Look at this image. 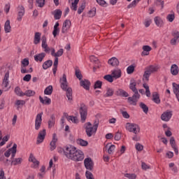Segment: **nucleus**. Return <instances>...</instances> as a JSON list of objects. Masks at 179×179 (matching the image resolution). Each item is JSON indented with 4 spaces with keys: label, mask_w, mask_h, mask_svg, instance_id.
I'll list each match as a JSON object with an SVG mask.
<instances>
[{
    "label": "nucleus",
    "mask_w": 179,
    "mask_h": 179,
    "mask_svg": "<svg viewBox=\"0 0 179 179\" xmlns=\"http://www.w3.org/2000/svg\"><path fill=\"white\" fill-rule=\"evenodd\" d=\"M129 90H131L134 94L132 96H129L127 99V101L131 106H136L138 99H141V94H139V92H138V89H136V81H135V80H131L129 84Z\"/></svg>",
    "instance_id": "obj_1"
},
{
    "label": "nucleus",
    "mask_w": 179,
    "mask_h": 179,
    "mask_svg": "<svg viewBox=\"0 0 179 179\" xmlns=\"http://www.w3.org/2000/svg\"><path fill=\"white\" fill-rule=\"evenodd\" d=\"M59 83L62 90L66 92V96L68 100L72 101V88L68 87V80H66V74H63V76L60 78Z\"/></svg>",
    "instance_id": "obj_2"
},
{
    "label": "nucleus",
    "mask_w": 179,
    "mask_h": 179,
    "mask_svg": "<svg viewBox=\"0 0 179 179\" xmlns=\"http://www.w3.org/2000/svg\"><path fill=\"white\" fill-rule=\"evenodd\" d=\"M85 132L87 134V136L90 138L93 135V134H96L97 131V128H99V122H95L94 123V125H92V123L90 122H88L84 124Z\"/></svg>",
    "instance_id": "obj_3"
},
{
    "label": "nucleus",
    "mask_w": 179,
    "mask_h": 179,
    "mask_svg": "<svg viewBox=\"0 0 179 179\" xmlns=\"http://www.w3.org/2000/svg\"><path fill=\"white\" fill-rule=\"evenodd\" d=\"M159 68L154 65H150L145 68L144 74L143 76V80L144 82H149V78L154 72H157Z\"/></svg>",
    "instance_id": "obj_4"
},
{
    "label": "nucleus",
    "mask_w": 179,
    "mask_h": 179,
    "mask_svg": "<svg viewBox=\"0 0 179 179\" xmlns=\"http://www.w3.org/2000/svg\"><path fill=\"white\" fill-rule=\"evenodd\" d=\"M77 150H78V148H76V147L69 145L64 147L63 152H64V156H66L67 159L72 160Z\"/></svg>",
    "instance_id": "obj_5"
},
{
    "label": "nucleus",
    "mask_w": 179,
    "mask_h": 179,
    "mask_svg": "<svg viewBox=\"0 0 179 179\" xmlns=\"http://www.w3.org/2000/svg\"><path fill=\"white\" fill-rule=\"evenodd\" d=\"M125 127L127 131L133 132V134H135L136 135H138V134L141 132V127L137 124L127 122Z\"/></svg>",
    "instance_id": "obj_6"
},
{
    "label": "nucleus",
    "mask_w": 179,
    "mask_h": 179,
    "mask_svg": "<svg viewBox=\"0 0 179 179\" xmlns=\"http://www.w3.org/2000/svg\"><path fill=\"white\" fill-rule=\"evenodd\" d=\"M80 114L81 122H85L86 118H87V106L85 103H81L80 107Z\"/></svg>",
    "instance_id": "obj_7"
},
{
    "label": "nucleus",
    "mask_w": 179,
    "mask_h": 179,
    "mask_svg": "<svg viewBox=\"0 0 179 179\" xmlns=\"http://www.w3.org/2000/svg\"><path fill=\"white\" fill-rule=\"evenodd\" d=\"M43 122V112L38 113L35 119V129L38 131L41 128V124Z\"/></svg>",
    "instance_id": "obj_8"
},
{
    "label": "nucleus",
    "mask_w": 179,
    "mask_h": 179,
    "mask_svg": "<svg viewBox=\"0 0 179 179\" xmlns=\"http://www.w3.org/2000/svg\"><path fill=\"white\" fill-rule=\"evenodd\" d=\"M83 159H85V155L83 154V152L77 150L71 160H73V162H82Z\"/></svg>",
    "instance_id": "obj_9"
},
{
    "label": "nucleus",
    "mask_w": 179,
    "mask_h": 179,
    "mask_svg": "<svg viewBox=\"0 0 179 179\" xmlns=\"http://www.w3.org/2000/svg\"><path fill=\"white\" fill-rule=\"evenodd\" d=\"M173 117V111L167 110L161 115V120L165 122H169Z\"/></svg>",
    "instance_id": "obj_10"
},
{
    "label": "nucleus",
    "mask_w": 179,
    "mask_h": 179,
    "mask_svg": "<svg viewBox=\"0 0 179 179\" xmlns=\"http://www.w3.org/2000/svg\"><path fill=\"white\" fill-rule=\"evenodd\" d=\"M84 166L85 169H87V170H90V171H92L94 167V163H93V160H92V158H85L84 160Z\"/></svg>",
    "instance_id": "obj_11"
},
{
    "label": "nucleus",
    "mask_w": 179,
    "mask_h": 179,
    "mask_svg": "<svg viewBox=\"0 0 179 179\" xmlns=\"http://www.w3.org/2000/svg\"><path fill=\"white\" fill-rule=\"evenodd\" d=\"M46 134L47 132L45 129H43L42 131H39L37 137V141H36L37 145H40V143H43V142H44V139H45Z\"/></svg>",
    "instance_id": "obj_12"
},
{
    "label": "nucleus",
    "mask_w": 179,
    "mask_h": 179,
    "mask_svg": "<svg viewBox=\"0 0 179 179\" xmlns=\"http://www.w3.org/2000/svg\"><path fill=\"white\" fill-rule=\"evenodd\" d=\"M42 41V48H43L44 52H46V54H50V52L51 51V48L48 47V45L47 44V37H45V35H43L41 38Z\"/></svg>",
    "instance_id": "obj_13"
},
{
    "label": "nucleus",
    "mask_w": 179,
    "mask_h": 179,
    "mask_svg": "<svg viewBox=\"0 0 179 179\" xmlns=\"http://www.w3.org/2000/svg\"><path fill=\"white\" fill-rule=\"evenodd\" d=\"M71 29V20H66L64 23L62 28V33L63 34H65V33H68V30Z\"/></svg>",
    "instance_id": "obj_14"
},
{
    "label": "nucleus",
    "mask_w": 179,
    "mask_h": 179,
    "mask_svg": "<svg viewBox=\"0 0 179 179\" xmlns=\"http://www.w3.org/2000/svg\"><path fill=\"white\" fill-rule=\"evenodd\" d=\"M80 85L81 87H83L85 90H90V81L89 80L85 79V80H80Z\"/></svg>",
    "instance_id": "obj_15"
},
{
    "label": "nucleus",
    "mask_w": 179,
    "mask_h": 179,
    "mask_svg": "<svg viewBox=\"0 0 179 179\" xmlns=\"http://www.w3.org/2000/svg\"><path fill=\"white\" fill-rule=\"evenodd\" d=\"M17 20L18 22H22V19L23 17V16H24V7L23 6H20L17 8Z\"/></svg>",
    "instance_id": "obj_16"
},
{
    "label": "nucleus",
    "mask_w": 179,
    "mask_h": 179,
    "mask_svg": "<svg viewBox=\"0 0 179 179\" xmlns=\"http://www.w3.org/2000/svg\"><path fill=\"white\" fill-rule=\"evenodd\" d=\"M58 141V138H57V134H53L52 140L50 143V150H55L57 145L56 143Z\"/></svg>",
    "instance_id": "obj_17"
},
{
    "label": "nucleus",
    "mask_w": 179,
    "mask_h": 179,
    "mask_svg": "<svg viewBox=\"0 0 179 179\" xmlns=\"http://www.w3.org/2000/svg\"><path fill=\"white\" fill-rule=\"evenodd\" d=\"M52 15H53L55 20H59L62 16V10L61 9H56L52 12Z\"/></svg>",
    "instance_id": "obj_18"
},
{
    "label": "nucleus",
    "mask_w": 179,
    "mask_h": 179,
    "mask_svg": "<svg viewBox=\"0 0 179 179\" xmlns=\"http://www.w3.org/2000/svg\"><path fill=\"white\" fill-rule=\"evenodd\" d=\"M34 58L36 62H43V60L44 59V58H45V53L44 52L39 53L36 55H34Z\"/></svg>",
    "instance_id": "obj_19"
},
{
    "label": "nucleus",
    "mask_w": 179,
    "mask_h": 179,
    "mask_svg": "<svg viewBox=\"0 0 179 179\" xmlns=\"http://www.w3.org/2000/svg\"><path fill=\"white\" fill-rule=\"evenodd\" d=\"M116 95L120 97H129V94L122 89H119L116 91Z\"/></svg>",
    "instance_id": "obj_20"
},
{
    "label": "nucleus",
    "mask_w": 179,
    "mask_h": 179,
    "mask_svg": "<svg viewBox=\"0 0 179 179\" xmlns=\"http://www.w3.org/2000/svg\"><path fill=\"white\" fill-rule=\"evenodd\" d=\"M108 64L112 66H118V65H120V61H118L117 57H112L108 60Z\"/></svg>",
    "instance_id": "obj_21"
},
{
    "label": "nucleus",
    "mask_w": 179,
    "mask_h": 179,
    "mask_svg": "<svg viewBox=\"0 0 179 179\" xmlns=\"http://www.w3.org/2000/svg\"><path fill=\"white\" fill-rule=\"evenodd\" d=\"M9 85V71H7L5 73L3 80V86L4 87H8V86Z\"/></svg>",
    "instance_id": "obj_22"
},
{
    "label": "nucleus",
    "mask_w": 179,
    "mask_h": 179,
    "mask_svg": "<svg viewBox=\"0 0 179 179\" xmlns=\"http://www.w3.org/2000/svg\"><path fill=\"white\" fill-rule=\"evenodd\" d=\"M154 22L156 26H157V27H163V24H164L163 20L159 16L155 17L154 18Z\"/></svg>",
    "instance_id": "obj_23"
},
{
    "label": "nucleus",
    "mask_w": 179,
    "mask_h": 179,
    "mask_svg": "<svg viewBox=\"0 0 179 179\" xmlns=\"http://www.w3.org/2000/svg\"><path fill=\"white\" fill-rule=\"evenodd\" d=\"M29 160L34 163V167L36 169V167H38V165L40 164V162H38L36 157H34V155L33 154H30Z\"/></svg>",
    "instance_id": "obj_24"
},
{
    "label": "nucleus",
    "mask_w": 179,
    "mask_h": 179,
    "mask_svg": "<svg viewBox=\"0 0 179 179\" xmlns=\"http://www.w3.org/2000/svg\"><path fill=\"white\" fill-rule=\"evenodd\" d=\"M39 100L42 104H46L48 106H49V104H51V99H50L47 96H45L43 99V97H41V96H40Z\"/></svg>",
    "instance_id": "obj_25"
},
{
    "label": "nucleus",
    "mask_w": 179,
    "mask_h": 179,
    "mask_svg": "<svg viewBox=\"0 0 179 179\" xmlns=\"http://www.w3.org/2000/svg\"><path fill=\"white\" fill-rule=\"evenodd\" d=\"M152 101L156 104H160V96H159V93L157 92L152 93Z\"/></svg>",
    "instance_id": "obj_26"
},
{
    "label": "nucleus",
    "mask_w": 179,
    "mask_h": 179,
    "mask_svg": "<svg viewBox=\"0 0 179 179\" xmlns=\"http://www.w3.org/2000/svg\"><path fill=\"white\" fill-rule=\"evenodd\" d=\"M179 69L177 64H172L171 67V73H172L174 76L178 75Z\"/></svg>",
    "instance_id": "obj_27"
},
{
    "label": "nucleus",
    "mask_w": 179,
    "mask_h": 179,
    "mask_svg": "<svg viewBox=\"0 0 179 179\" xmlns=\"http://www.w3.org/2000/svg\"><path fill=\"white\" fill-rule=\"evenodd\" d=\"M41 40V33L36 32L34 38V43L35 45L39 44Z\"/></svg>",
    "instance_id": "obj_28"
},
{
    "label": "nucleus",
    "mask_w": 179,
    "mask_h": 179,
    "mask_svg": "<svg viewBox=\"0 0 179 179\" xmlns=\"http://www.w3.org/2000/svg\"><path fill=\"white\" fill-rule=\"evenodd\" d=\"M12 27H10V21L9 20H6L4 24V31L5 33H10L12 31Z\"/></svg>",
    "instance_id": "obj_29"
},
{
    "label": "nucleus",
    "mask_w": 179,
    "mask_h": 179,
    "mask_svg": "<svg viewBox=\"0 0 179 179\" xmlns=\"http://www.w3.org/2000/svg\"><path fill=\"white\" fill-rule=\"evenodd\" d=\"M112 76H113V78H114L115 79H120V78H121V70L120 69L113 70L112 71Z\"/></svg>",
    "instance_id": "obj_30"
},
{
    "label": "nucleus",
    "mask_w": 179,
    "mask_h": 179,
    "mask_svg": "<svg viewBox=\"0 0 179 179\" xmlns=\"http://www.w3.org/2000/svg\"><path fill=\"white\" fill-rule=\"evenodd\" d=\"M22 162H23L22 157L13 159L11 160V166H19V164H22Z\"/></svg>",
    "instance_id": "obj_31"
},
{
    "label": "nucleus",
    "mask_w": 179,
    "mask_h": 179,
    "mask_svg": "<svg viewBox=\"0 0 179 179\" xmlns=\"http://www.w3.org/2000/svg\"><path fill=\"white\" fill-rule=\"evenodd\" d=\"M17 152V145L16 143H14L12 147L11 150V160H13V159H15V157L16 156V152Z\"/></svg>",
    "instance_id": "obj_32"
},
{
    "label": "nucleus",
    "mask_w": 179,
    "mask_h": 179,
    "mask_svg": "<svg viewBox=\"0 0 179 179\" xmlns=\"http://www.w3.org/2000/svg\"><path fill=\"white\" fill-rule=\"evenodd\" d=\"M143 52L142 55H148L150 51H152V47L149 45H143Z\"/></svg>",
    "instance_id": "obj_33"
},
{
    "label": "nucleus",
    "mask_w": 179,
    "mask_h": 179,
    "mask_svg": "<svg viewBox=\"0 0 179 179\" xmlns=\"http://www.w3.org/2000/svg\"><path fill=\"white\" fill-rule=\"evenodd\" d=\"M43 69H48V68H51V66H52V60H48L45 61L43 64Z\"/></svg>",
    "instance_id": "obj_34"
},
{
    "label": "nucleus",
    "mask_w": 179,
    "mask_h": 179,
    "mask_svg": "<svg viewBox=\"0 0 179 179\" xmlns=\"http://www.w3.org/2000/svg\"><path fill=\"white\" fill-rule=\"evenodd\" d=\"M114 94V90L107 87L106 88V93L103 95V97H111Z\"/></svg>",
    "instance_id": "obj_35"
},
{
    "label": "nucleus",
    "mask_w": 179,
    "mask_h": 179,
    "mask_svg": "<svg viewBox=\"0 0 179 179\" xmlns=\"http://www.w3.org/2000/svg\"><path fill=\"white\" fill-rule=\"evenodd\" d=\"M55 124V116L54 115H52L50 117V120L48 121V127L52 128Z\"/></svg>",
    "instance_id": "obj_36"
},
{
    "label": "nucleus",
    "mask_w": 179,
    "mask_h": 179,
    "mask_svg": "<svg viewBox=\"0 0 179 179\" xmlns=\"http://www.w3.org/2000/svg\"><path fill=\"white\" fill-rule=\"evenodd\" d=\"M44 94H46L48 96H51L52 94V85H49L44 90Z\"/></svg>",
    "instance_id": "obj_37"
},
{
    "label": "nucleus",
    "mask_w": 179,
    "mask_h": 179,
    "mask_svg": "<svg viewBox=\"0 0 179 179\" xmlns=\"http://www.w3.org/2000/svg\"><path fill=\"white\" fill-rule=\"evenodd\" d=\"M78 145H80V146H87L89 145V143L87 141H85L82 138H78L77 140Z\"/></svg>",
    "instance_id": "obj_38"
},
{
    "label": "nucleus",
    "mask_w": 179,
    "mask_h": 179,
    "mask_svg": "<svg viewBox=\"0 0 179 179\" xmlns=\"http://www.w3.org/2000/svg\"><path fill=\"white\" fill-rule=\"evenodd\" d=\"M140 107L142 108L143 113L148 114V113L149 112V107H148L146 104H145L143 102H141Z\"/></svg>",
    "instance_id": "obj_39"
},
{
    "label": "nucleus",
    "mask_w": 179,
    "mask_h": 179,
    "mask_svg": "<svg viewBox=\"0 0 179 179\" xmlns=\"http://www.w3.org/2000/svg\"><path fill=\"white\" fill-rule=\"evenodd\" d=\"M15 93L17 96H20V97H23V96H24V92H22V90H20V87H16L15 88Z\"/></svg>",
    "instance_id": "obj_40"
},
{
    "label": "nucleus",
    "mask_w": 179,
    "mask_h": 179,
    "mask_svg": "<svg viewBox=\"0 0 179 179\" xmlns=\"http://www.w3.org/2000/svg\"><path fill=\"white\" fill-rule=\"evenodd\" d=\"M53 66L52 71L53 74L55 75L57 73V69L58 68V57L55 58Z\"/></svg>",
    "instance_id": "obj_41"
},
{
    "label": "nucleus",
    "mask_w": 179,
    "mask_h": 179,
    "mask_svg": "<svg viewBox=\"0 0 179 179\" xmlns=\"http://www.w3.org/2000/svg\"><path fill=\"white\" fill-rule=\"evenodd\" d=\"M103 79H105V80H107V82H109L110 83H113V82H114V77H113L112 74L104 76Z\"/></svg>",
    "instance_id": "obj_42"
},
{
    "label": "nucleus",
    "mask_w": 179,
    "mask_h": 179,
    "mask_svg": "<svg viewBox=\"0 0 179 179\" xmlns=\"http://www.w3.org/2000/svg\"><path fill=\"white\" fill-rule=\"evenodd\" d=\"M134 71H135V66L132 64L129 66L127 69V73H128V75H131L134 73Z\"/></svg>",
    "instance_id": "obj_43"
},
{
    "label": "nucleus",
    "mask_w": 179,
    "mask_h": 179,
    "mask_svg": "<svg viewBox=\"0 0 179 179\" xmlns=\"http://www.w3.org/2000/svg\"><path fill=\"white\" fill-rule=\"evenodd\" d=\"M34 94H36V92L31 90H28L24 93V96H27V97H31Z\"/></svg>",
    "instance_id": "obj_44"
},
{
    "label": "nucleus",
    "mask_w": 179,
    "mask_h": 179,
    "mask_svg": "<svg viewBox=\"0 0 179 179\" xmlns=\"http://www.w3.org/2000/svg\"><path fill=\"white\" fill-rule=\"evenodd\" d=\"M78 3H79V0H74V2L71 3V9H72V10H78Z\"/></svg>",
    "instance_id": "obj_45"
},
{
    "label": "nucleus",
    "mask_w": 179,
    "mask_h": 179,
    "mask_svg": "<svg viewBox=\"0 0 179 179\" xmlns=\"http://www.w3.org/2000/svg\"><path fill=\"white\" fill-rule=\"evenodd\" d=\"M86 8V2H83L80 5V6L78 8V15H80L83 10H85V8Z\"/></svg>",
    "instance_id": "obj_46"
},
{
    "label": "nucleus",
    "mask_w": 179,
    "mask_h": 179,
    "mask_svg": "<svg viewBox=\"0 0 179 179\" xmlns=\"http://www.w3.org/2000/svg\"><path fill=\"white\" fill-rule=\"evenodd\" d=\"M66 118L68 121H71L73 122V124H78V122L77 117L70 115V116H67Z\"/></svg>",
    "instance_id": "obj_47"
},
{
    "label": "nucleus",
    "mask_w": 179,
    "mask_h": 179,
    "mask_svg": "<svg viewBox=\"0 0 179 179\" xmlns=\"http://www.w3.org/2000/svg\"><path fill=\"white\" fill-rule=\"evenodd\" d=\"M76 76L79 80H82V78H83V76H82V73H80V70L79 69H76Z\"/></svg>",
    "instance_id": "obj_48"
},
{
    "label": "nucleus",
    "mask_w": 179,
    "mask_h": 179,
    "mask_svg": "<svg viewBox=\"0 0 179 179\" xmlns=\"http://www.w3.org/2000/svg\"><path fill=\"white\" fill-rule=\"evenodd\" d=\"M89 17H94L96 16V8H92L89 12H88Z\"/></svg>",
    "instance_id": "obj_49"
},
{
    "label": "nucleus",
    "mask_w": 179,
    "mask_h": 179,
    "mask_svg": "<svg viewBox=\"0 0 179 179\" xmlns=\"http://www.w3.org/2000/svg\"><path fill=\"white\" fill-rule=\"evenodd\" d=\"M101 86H103V82L97 80L94 83V89H101Z\"/></svg>",
    "instance_id": "obj_50"
},
{
    "label": "nucleus",
    "mask_w": 179,
    "mask_h": 179,
    "mask_svg": "<svg viewBox=\"0 0 179 179\" xmlns=\"http://www.w3.org/2000/svg\"><path fill=\"white\" fill-rule=\"evenodd\" d=\"M124 177L129 179H136V174L135 173H125Z\"/></svg>",
    "instance_id": "obj_51"
},
{
    "label": "nucleus",
    "mask_w": 179,
    "mask_h": 179,
    "mask_svg": "<svg viewBox=\"0 0 179 179\" xmlns=\"http://www.w3.org/2000/svg\"><path fill=\"white\" fill-rule=\"evenodd\" d=\"M141 0H134L128 6V9H130V8H135V6H136V5L138 4V3Z\"/></svg>",
    "instance_id": "obj_52"
},
{
    "label": "nucleus",
    "mask_w": 179,
    "mask_h": 179,
    "mask_svg": "<svg viewBox=\"0 0 179 179\" xmlns=\"http://www.w3.org/2000/svg\"><path fill=\"white\" fill-rule=\"evenodd\" d=\"M36 3L39 8H43L45 5V0H36Z\"/></svg>",
    "instance_id": "obj_53"
},
{
    "label": "nucleus",
    "mask_w": 179,
    "mask_h": 179,
    "mask_svg": "<svg viewBox=\"0 0 179 179\" xmlns=\"http://www.w3.org/2000/svg\"><path fill=\"white\" fill-rule=\"evenodd\" d=\"M21 64H22V67H26V66H29V59H24L22 62H21Z\"/></svg>",
    "instance_id": "obj_54"
},
{
    "label": "nucleus",
    "mask_w": 179,
    "mask_h": 179,
    "mask_svg": "<svg viewBox=\"0 0 179 179\" xmlns=\"http://www.w3.org/2000/svg\"><path fill=\"white\" fill-rule=\"evenodd\" d=\"M63 54H64V49L61 48L56 52V55H55V57L58 58V57H62Z\"/></svg>",
    "instance_id": "obj_55"
},
{
    "label": "nucleus",
    "mask_w": 179,
    "mask_h": 179,
    "mask_svg": "<svg viewBox=\"0 0 179 179\" xmlns=\"http://www.w3.org/2000/svg\"><path fill=\"white\" fill-rule=\"evenodd\" d=\"M172 36L173 38H176V40H179V31L177 30L173 31L172 33Z\"/></svg>",
    "instance_id": "obj_56"
},
{
    "label": "nucleus",
    "mask_w": 179,
    "mask_h": 179,
    "mask_svg": "<svg viewBox=\"0 0 179 179\" xmlns=\"http://www.w3.org/2000/svg\"><path fill=\"white\" fill-rule=\"evenodd\" d=\"M115 150V145H111L108 149V153L109 155H113V152Z\"/></svg>",
    "instance_id": "obj_57"
},
{
    "label": "nucleus",
    "mask_w": 179,
    "mask_h": 179,
    "mask_svg": "<svg viewBox=\"0 0 179 179\" xmlns=\"http://www.w3.org/2000/svg\"><path fill=\"white\" fill-rule=\"evenodd\" d=\"M170 144L171 145L172 148H176V139L174 138V137H171L170 138Z\"/></svg>",
    "instance_id": "obj_58"
},
{
    "label": "nucleus",
    "mask_w": 179,
    "mask_h": 179,
    "mask_svg": "<svg viewBox=\"0 0 179 179\" xmlns=\"http://www.w3.org/2000/svg\"><path fill=\"white\" fill-rule=\"evenodd\" d=\"M26 104V101L24 100H17L15 102V106H24Z\"/></svg>",
    "instance_id": "obj_59"
},
{
    "label": "nucleus",
    "mask_w": 179,
    "mask_h": 179,
    "mask_svg": "<svg viewBox=\"0 0 179 179\" xmlns=\"http://www.w3.org/2000/svg\"><path fill=\"white\" fill-rule=\"evenodd\" d=\"M176 18V16L174 15V14H169L168 15L166 19H168L169 22H173L174 20V19Z\"/></svg>",
    "instance_id": "obj_60"
},
{
    "label": "nucleus",
    "mask_w": 179,
    "mask_h": 179,
    "mask_svg": "<svg viewBox=\"0 0 179 179\" xmlns=\"http://www.w3.org/2000/svg\"><path fill=\"white\" fill-rule=\"evenodd\" d=\"M11 153H12V148H9L8 150H6V151L4 152V156H5V157H10Z\"/></svg>",
    "instance_id": "obj_61"
},
{
    "label": "nucleus",
    "mask_w": 179,
    "mask_h": 179,
    "mask_svg": "<svg viewBox=\"0 0 179 179\" xmlns=\"http://www.w3.org/2000/svg\"><path fill=\"white\" fill-rule=\"evenodd\" d=\"M31 80V75L30 74H27L24 78H23V80L24 82H30V80Z\"/></svg>",
    "instance_id": "obj_62"
},
{
    "label": "nucleus",
    "mask_w": 179,
    "mask_h": 179,
    "mask_svg": "<svg viewBox=\"0 0 179 179\" xmlns=\"http://www.w3.org/2000/svg\"><path fill=\"white\" fill-rule=\"evenodd\" d=\"M136 149L138 152H141V150H143V145H142L141 143H136Z\"/></svg>",
    "instance_id": "obj_63"
},
{
    "label": "nucleus",
    "mask_w": 179,
    "mask_h": 179,
    "mask_svg": "<svg viewBox=\"0 0 179 179\" xmlns=\"http://www.w3.org/2000/svg\"><path fill=\"white\" fill-rule=\"evenodd\" d=\"M53 31H52V34L54 36V37H57V34H59V28H55L53 27Z\"/></svg>",
    "instance_id": "obj_64"
}]
</instances>
